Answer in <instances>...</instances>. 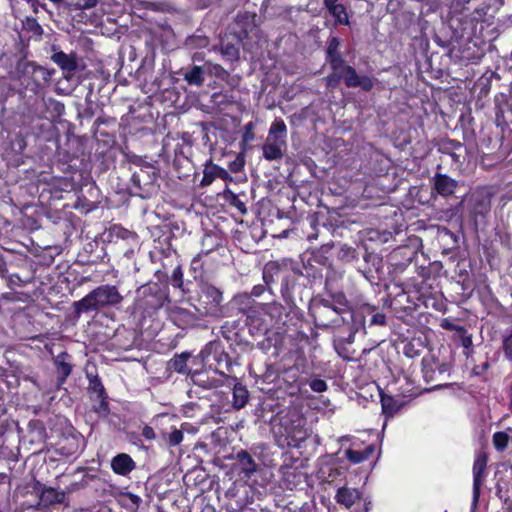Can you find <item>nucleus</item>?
<instances>
[{
	"instance_id": "obj_43",
	"label": "nucleus",
	"mask_w": 512,
	"mask_h": 512,
	"mask_svg": "<svg viewBox=\"0 0 512 512\" xmlns=\"http://www.w3.org/2000/svg\"><path fill=\"white\" fill-rule=\"evenodd\" d=\"M496 116L500 124L512 123V108L508 104L498 105Z\"/></svg>"
},
{
	"instance_id": "obj_58",
	"label": "nucleus",
	"mask_w": 512,
	"mask_h": 512,
	"mask_svg": "<svg viewBox=\"0 0 512 512\" xmlns=\"http://www.w3.org/2000/svg\"><path fill=\"white\" fill-rule=\"evenodd\" d=\"M144 174H146V172L143 169H140L139 172L133 173L131 181L134 184V186L141 188Z\"/></svg>"
},
{
	"instance_id": "obj_29",
	"label": "nucleus",
	"mask_w": 512,
	"mask_h": 512,
	"mask_svg": "<svg viewBox=\"0 0 512 512\" xmlns=\"http://www.w3.org/2000/svg\"><path fill=\"white\" fill-rule=\"evenodd\" d=\"M205 70L201 66L193 65L183 73V79L189 84L201 87L204 84Z\"/></svg>"
},
{
	"instance_id": "obj_39",
	"label": "nucleus",
	"mask_w": 512,
	"mask_h": 512,
	"mask_svg": "<svg viewBox=\"0 0 512 512\" xmlns=\"http://www.w3.org/2000/svg\"><path fill=\"white\" fill-rule=\"evenodd\" d=\"M338 46H339L338 40L336 38H332L329 42V46H328V50H327L328 57L330 58L332 67L334 68L335 71H337V69L340 68L342 65V60L340 59V57L337 55V52H336Z\"/></svg>"
},
{
	"instance_id": "obj_40",
	"label": "nucleus",
	"mask_w": 512,
	"mask_h": 512,
	"mask_svg": "<svg viewBox=\"0 0 512 512\" xmlns=\"http://www.w3.org/2000/svg\"><path fill=\"white\" fill-rule=\"evenodd\" d=\"M120 497L122 505L132 510H137L142 502L138 495L129 491L123 492Z\"/></svg>"
},
{
	"instance_id": "obj_47",
	"label": "nucleus",
	"mask_w": 512,
	"mask_h": 512,
	"mask_svg": "<svg viewBox=\"0 0 512 512\" xmlns=\"http://www.w3.org/2000/svg\"><path fill=\"white\" fill-rule=\"evenodd\" d=\"M225 197L230 202V204L236 207L239 212L245 214L247 212V208L244 202H242L239 197L230 190H225Z\"/></svg>"
},
{
	"instance_id": "obj_34",
	"label": "nucleus",
	"mask_w": 512,
	"mask_h": 512,
	"mask_svg": "<svg viewBox=\"0 0 512 512\" xmlns=\"http://www.w3.org/2000/svg\"><path fill=\"white\" fill-rule=\"evenodd\" d=\"M286 131H287V128H286V124L284 123V121L283 120H275L269 129V134H268L267 138H269L271 140L280 141L282 143H286V141H285Z\"/></svg>"
},
{
	"instance_id": "obj_1",
	"label": "nucleus",
	"mask_w": 512,
	"mask_h": 512,
	"mask_svg": "<svg viewBox=\"0 0 512 512\" xmlns=\"http://www.w3.org/2000/svg\"><path fill=\"white\" fill-rule=\"evenodd\" d=\"M280 448H298L309 436L307 420L297 407H288L271 426Z\"/></svg>"
},
{
	"instance_id": "obj_37",
	"label": "nucleus",
	"mask_w": 512,
	"mask_h": 512,
	"mask_svg": "<svg viewBox=\"0 0 512 512\" xmlns=\"http://www.w3.org/2000/svg\"><path fill=\"white\" fill-rule=\"evenodd\" d=\"M190 512H216V509L206 497L200 496L193 500Z\"/></svg>"
},
{
	"instance_id": "obj_48",
	"label": "nucleus",
	"mask_w": 512,
	"mask_h": 512,
	"mask_svg": "<svg viewBox=\"0 0 512 512\" xmlns=\"http://www.w3.org/2000/svg\"><path fill=\"white\" fill-rule=\"evenodd\" d=\"M98 2L99 0H75L68 3V5L74 10H88L94 8Z\"/></svg>"
},
{
	"instance_id": "obj_36",
	"label": "nucleus",
	"mask_w": 512,
	"mask_h": 512,
	"mask_svg": "<svg viewBox=\"0 0 512 512\" xmlns=\"http://www.w3.org/2000/svg\"><path fill=\"white\" fill-rule=\"evenodd\" d=\"M173 315L176 321L182 322L187 326H194L197 321L196 316L184 308H175L173 310Z\"/></svg>"
},
{
	"instance_id": "obj_35",
	"label": "nucleus",
	"mask_w": 512,
	"mask_h": 512,
	"mask_svg": "<svg viewBox=\"0 0 512 512\" xmlns=\"http://www.w3.org/2000/svg\"><path fill=\"white\" fill-rule=\"evenodd\" d=\"M354 511L355 512H369L372 508V501L369 497H364L363 492L354 488Z\"/></svg>"
},
{
	"instance_id": "obj_26",
	"label": "nucleus",
	"mask_w": 512,
	"mask_h": 512,
	"mask_svg": "<svg viewBox=\"0 0 512 512\" xmlns=\"http://www.w3.org/2000/svg\"><path fill=\"white\" fill-rule=\"evenodd\" d=\"M325 7L329 13L335 18V21L340 24H348L349 17L346 8L339 0H324Z\"/></svg>"
},
{
	"instance_id": "obj_28",
	"label": "nucleus",
	"mask_w": 512,
	"mask_h": 512,
	"mask_svg": "<svg viewBox=\"0 0 512 512\" xmlns=\"http://www.w3.org/2000/svg\"><path fill=\"white\" fill-rule=\"evenodd\" d=\"M282 479L287 489H293L302 482L303 474L292 466H281Z\"/></svg>"
},
{
	"instance_id": "obj_50",
	"label": "nucleus",
	"mask_w": 512,
	"mask_h": 512,
	"mask_svg": "<svg viewBox=\"0 0 512 512\" xmlns=\"http://www.w3.org/2000/svg\"><path fill=\"white\" fill-rule=\"evenodd\" d=\"M195 10H204L214 5L219 6L221 0H189Z\"/></svg>"
},
{
	"instance_id": "obj_21",
	"label": "nucleus",
	"mask_w": 512,
	"mask_h": 512,
	"mask_svg": "<svg viewBox=\"0 0 512 512\" xmlns=\"http://www.w3.org/2000/svg\"><path fill=\"white\" fill-rule=\"evenodd\" d=\"M200 299L206 304L205 310L208 313L217 308L221 303L222 292L214 286L206 285L201 290Z\"/></svg>"
},
{
	"instance_id": "obj_51",
	"label": "nucleus",
	"mask_w": 512,
	"mask_h": 512,
	"mask_svg": "<svg viewBox=\"0 0 512 512\" xmlns=\"http://www.w3.org/2000/svg\"><path fill=\"white\" fill-rule=\"evenodd\" d=\"M367 311L369 314H371L370 324L371 325H385L386 323V317L382 313H374V309L367 305L363 308V312Z\"/></svg>"
},
{
	"instance_id": "obj_13",
	"label": "nucleus",
	"mask_w": 512,
	"mask_h": 512,
	"mask_svg": "<svg viewBox=\"0 0 512 512\" xmlns=\"http://www.w3.org/2000/svg\"><path fill=\"white\" fill-rule=\"evenodd\" d=\"M488 463V455L485 451H479L475 455L473 463V499L475 502L478 501L481 486L486 477V467Z\"/></svg>"
},
{
	"instance_id": "obj_3",
	"label": "nucleus",
	"mask_w": 512,
	"mask_h": 512,
	"mask_svg": "<svg viewBox=\"0 0 512 512\" xmlns=\"http://www.w3.org/2000/svg\"><path fill=\"white\" fill-rule=\"evenodd\" d=\"M166 299L167 292L163 285L156 282L147 283L137 290L135 313L140 311L142 314L151 315L163 306Z\"/></svg>"
},
{
	"instance_id": "obj_57",
	"label": "nucleus",
	"mask_w": 512,
	"mask_h": 512,
	"mask_svg": "<svg viewBox=\"0 0 512 512\" xmlns=\"http://www.w3.org/2000/svg\"><path fill=\"white\" fill-rule=\"evenodd\" d=\"M244 167V159L242 157H237L234 161L230 162L229 169L234 172H240Z\"/></svg>"
},
{
	"instance_id": "obj_2",
	"label": "nucleus",
	"mask_w": 512,
	"mask_h": 512,
	"mask_svg": "<svg viewBox=\"0 0 512 512\" xmlns=\"http://www.w3.org/2000/svg\"><path fill=\"white\" fill-rule=\"evenodd\" d=\"M123 301V296L114 285H101L84 298L73 303L75 318L79 319L82 313L98 311L101 308L117 306Z\"/></svg>"
},
{
	"instance_id": "obj_4",
	"label": "nucleus",
	"mask_w": 512,
	"mask_h": 512,
	"mask_svg": "<svg viewBox=\"0 0 512 512\" xmlns=\"http://www.w3.org/2000/svg\"><path fill=\"white\" fill-rule=\"evenodd\" d=\"M378 435L374 430H358L354 435V464L367 462L372 469L375 464V451Z\"/></svg>"
},
{
	"instance_id": "obj_14",
	"label": "nucleus",
	"mask_w": 512,
	"mask_h": 512,
	"mask_svg": "<svg viewBox=\"0 0 512 512\" xmlns=\"http://www.w3.org/2000/svg\"><path fill=\"white\" fill-rule=\"evenodd\" d=\"M232 305L239 313L246 315L247 320L254 319L262 305L258 304L249 294L242 293L232 299Z\"/></svg>"
},
{
	"instance_id": "obj_5",
	"label": "nucleus",
	"mask_w": 512,
	"mask_h": 512,
	"mask_svg": "<svg viewBox=\"0 0 512 512\" xmlns=\"http://www.w3.org/2000/svg\"><path fill=\"white\" fill-rule=\"evenodd\" d=\"M230 354H193L188 360V375H198L207 370V361L212 356L217 362L215 367L209 365V369H213L222 375L232 373V365L230 362Z\"/></svg>"
},
{
	"instance_id": "obj_17",
	"label": "nucleus",
	"mask_w": 512,
	"mask_h": 512,
	"mask_svg": "<svg viewBox=\"0 0 512 512\" xmlns=\"http://www.w3.org/2000/svg\"><path fill=\"white\" fill-rule=\"evenodd\" d=\"M469 201L471 206L470 213L475 219L477 217H484L490 212L491 197L488 193H474Z\"/></svg>"
},
{
	"instance_id": "obj_54",
	"label": "nucleus",
	"mask_w": 512,
	"mask_h": 512,
	"mask_svg": "<svg viewBox=\"0 0 512 512\" xmlns=\"http://www.w3.org/2000/svg\"><path fill=\"white\" fill-rule=\"evenodd\" d=\"M457 337L465 349H469L472 346L471 336L467 334V331L464 328L457 329Z\"/></svg>"
},
{
	"instance_id": "obj_42",
	"label": "nucleus",
	"mask_w": 512,
	"mask_h": 512,
	"mask_svg": "<svg viewBox=\"0 0 512 512\" xmlns=\"http://www.w3.org/2000/svg\"><path fill=\"white\" fill-rule=\"evenodd\" d=\"M503 5V0H486L484 7L476 9V13L480 16L493 15Z\"/></svg>"
},
{
	"instance_id": "obj_10",
	"label": "nucleus",
	"mask_w": 512,
	"mask_h": 512,
	"mask_svg": "<svg viewBox=\"0 0 512 512\" xmlns=\"http://www.w3.org/2000/svg\"><path fill=\"white\" fill-rule=\"evenodd\" d=\"M274 371L279 378H282L288 384L299 382L300 369L296 365L294 354H284L279 362H274Z\"/></svg>"
},
{
	"instance_id": "obj_60",
	"label": "nucleus",
	"mask_w": 512,
	"mask_h": 512,
	"mask_svg": "<svg viewBox=\"0 0 512 512\" xmlns=\"http://www.w3.org/2000/svg\"><path fill=\"white\" fill-rule=\"evenodd\" d=\"M441 327L443 329H446V330H451V331H455V334L457 335V329L458 328H463L462 326H458L456 324H454L452 321H450L449 319H443L441 321Z\"/></svg>"
},
{
	"instance_id": "obj_8",
	"label": "nucleus",
	"mask_w": 512,
	"mask_h": 512,
	"mask_svg": "<svg viewBox=\"0 0 512 512\" xmlns=\"http://www.w3.org/2000/svg\"><path fill=\"white\" fill-rule=\"evenodd\" d=\"M451 360H440L435 354H426L422 359V373L427 383L434 382L439 376L448 372Z\"/></svg>"
},
{
	"instance_id": "obj_12",
	"label": "nucleus",
	"mask_w": 512,
	"mask_h": 512,
	"mask_svg": "<svg viewBox=\"0 0 512 512\" xmlns=\"http://www.w3.org/2000/svg\"><path fill=\"white\" fill-rule=\"evenodd\" d=\"M284 411L280 409V404L277 400L268 398L259 403L255 409V415L258 421L272 426Z\"/></svg>"
},
{
	"instance_id": "obj_52",
	"label": "nucleus",
	"mask_w": 512,
	"mask_h": 512,
	"mask_svg": "<svg viewBox=\"0 0 512 512\" xmlns=\"http://www.w3.org/2000/svg\"><path fill=\"white\" fill-rule=\"evenodd\" d=\"M207 72L220 79H225L229 76V73L219 64L207 63Z\"/></svg>"
},
{
	"instance_id": "obj_62",
	"label": "nucleus",
	"mask_w": 512,
	"mask_h": 512,
	"mask_svg": "<svg viewBox=\"0 0 512 512\" xmlns=\"http://www.w3.org/2000/svg\"><path fill=\"white\" fill-rule=\"evenodd\" d=\"M386 362L388 363V367L392 373H396L398 375L404 373V369L402 367H398L390 357L386 359Z\"/></svg>"
},
{
	"instance_id": "obj_27",
	"label": "nucleus",
	"mask_w": 512,
	"mask_h": 512,
	"mask_svg": "<svg viewBox=\"0 0 512 512\" xmlns=\"http://www.w3.org/2000/svg\"><path fill=\"white\" fill-rule=\"evenodd\" d=\"M286 143L267 138L263 145V156L267 160H279L283 157V147Z\"/></svg>"
},
{
	"instance_id": "obj_41",
	"label": "nucleus",
	"mask_w": 512,
	"mask_h": 512,
	"mask_svg": "<svg viewBox=\"0 0 512 512\" xmlns=\"http://www.w3.org/2000/svg\"><path fill=\"white\" fill-rule=\"evenodd\" d=\"M336 502L346 508L352 507V491L347 486L340 487L335 495Z\"/></svg>"
},
{
	"instance_id": "obj_16",
	"label": "nucleus",
	"mask_w": 512,
	"mask_h": 512,
	"mask_svg": "<svg viewBox=\"0 0 512 512\" xmlns=\"http://www.w3.org/2000/svg\"><path fill=\"white\" fill-rule=\"evenodd\" d=\"M110 467L114 474L126 477L136 469V462L129 454L118 453L111 459Z\"/></svg>"
},
{
	"instance_id": "obj_6",
	"label": "nucleus",
	"mask_w": 512,
	"mask_h": 512,
	"mask_svg": "<svg viewBox=\"0 0 512 512\" xmlns=\"http://www.w3.org/2000/svg\"><path fill=\"white\" fill-rule=\"evenodd\" d=\"M87 379V394L92 402V410L100 417H108L111 412L109 396L100 377L97 374L93 375L87 372Z\"/></svg>"
},
{
	"instance_id": "obj_46",
	"label": "nucleus",
	"mask_w": 512,
	"mask_h": 512,
	"mask_svg": "<svg viewBox=\"0 0 512 512\" xmlns=\"http://www.w3.org/2000/svg\"><path fill=\"white\" fill-rule=\"evenodd\" d=\"M36 70H42V67L37 66L34 62L19 60L16 65V71L19 74L34 73Z\"/></svg>"
},
{
	"instance_id": "obj_9",
	"label": "nucleus",
	"mask_w": 512,
	"mask_h": 512,
	"mask_svg": "<svg viewBox=\"0 0 512 512\" xmlns=\"http://www.w3.org/2000/svg\"><path fill=\"white\" fill-rule=\"evenodd\" d=\"M257 14L250 11H239L232 24V33L238 42L246 39L250 32L256 27Z\"/></svg>"
},
{
	"instance_id": "obj_45",
	"label": "nucleus",
	"mask_w": 512,
	"mask_h": 512,
	"mask_svg": "<svg viewBox=\"0 0 512 512\" xmlns=\"http://www.w3.org/2000/svg\"><path fill=\"white\" fill-rule=\"evenodd\" d=\"M315 313H316L315 320L317 321L318 325H322V326H328V323L320 320L319 318L321 316H328L331 318L338 314V312L334 308L327 306V305L317 307L315 309Z\"/></svg>"
},
{
	"instance_id": "obj_25",
	"label": "nucleus",
	"mask_w": 512,
	"mask_h": 512,
	"mask_svg": "<svg viewBox=\"0 0 512 512\" xmlns=\"http://www.w3.org/2000/svg\"><path fill=\"white\" fill-rule=\"evenodd\" d=\"M380 402L382 407V413L387 418L393 417L403 407L404 403L400 402L391 395L385 394L383 391L380 394Z\"/></svg>"
},
{
	"instance_id": "obj_18",
	"label": "nucleus",
	"mask_w": 512,
	"mask_h": 512,
	"mask_svg": "<svg viewBox=\"0 0 512 512\" xmlns=\"http://www.w3.org/2000/svg\"><path fill=\"white\" fill-rule=\"evenodd\" d=\"M52 50L54 53L51 56V60L64 72L73 73L77 67V59L74 53L66 54L63 51H57L56 47L53 46Z\"/></svg>"
},
{
	"instance_id": "obj_20",
	"label": "nucleus",
	"mask_w": 512,
	"mask_h": 512,
	"mask_svg": "<svg viewBox=\"0 0 512 512\" xmlns=\"http://www.w3.org/2000/svg\"><path fill=\"white\" fill-rule=\"evenodd\" d=\"M235 466L238 469L239 475L250 478L257 470V464L254 458L246 451L241 450L236 455Z\"/></svg>"
},
{
	"instance_id": "obj_64",
	"label": "nucleus",
	"mask_w": 512,
	"mask_h": 512,
	"mask_svg": "<svg viewBox=\"0 0 512 512\" xmlns=\"http://www.w3.org/2000/svg\"><path fill=\"white\" fill-rule=\"evenodd\" d=\"M339 78L343 79L344 83L347 87L352 86V70L350 67L347 68V71L344 75H339Z\"/></svg>"
},
{
	"instance_id": "obj_22",
	"label": "nucleus",
	"mask_w": 512,
	"mask_h": 512,
	"mask_svg": "<svg viewBox=\"0 0 512 512\" xmlns=\"http://www.w3.org/2000/svg\"><path fill=\"white\" fill-rule=\"evenodd\" d=\"M70 354H57L54 358L55 372L57 374V383L59 386L63 385L68 376L71 374L73 364H71L67 358Z\"/></svg>"
},
{
	"instance_id": "obj_31",
	"label": "nucleus",
	"mask_w": 512,
	"mask_h": 512,
	"mask_svg": "<svg viewBox=\"0 0 512 512\" xmlns=\"http://www.w3.org/2000/svg\"><path fill=\"white\" fill-rule=\"evenodd\" d=\"M441 151L450 155L455 164H461L466 148L459 142L451 141L443 145Z\"/></svg>"
},
{
	"instance_id": "obj_30",
	"label": "nucleus",
	"mask_w": 512,
	"mask_h": 512,
	"mask_svg": "<svg viewBox=\"0 0 512 512\" xmlns=\"http://www.w3.org/2000/svg\"><path fill=\"white\" fill-rule=\"evenodd\" d=\"M193 354H174L167 363V370L188 375V360Z\"/></svg>"
},
{
	"instance_id": "obj_11",
	"label": "nucleus",
	"mask_w": 512,
	"mask_h": 512,
	"mask_svg": "<svg viewBox=\"0 0 512 512\" xmlns=\"http://www.w3.org/2000/svg\"><path fill=\"white\" fill-rule=\"evenodd\" d=\"M382 391L375 381L359 383L354 380V400L364 407L368 402L376 403V397H380Z\"/></svg>"
},
{
	"instance_id": "obj_55",
	"label": "nucleus",
	"mask_w": 512,
	"mask_h": 512,
	"mask_svg": "<svg viewBox=\"0 0 512 512\" xmlns=\"http://www.w3.org/2000/svg\"><path fill=\"white\" fill-rule=\"evenodd\" d=\"M171 280H172V285L176 288H182V285H183V273L181 271V268L180 267H177L174 269L173 273H172V277H171Z\"/></svg>"
},
{
	"instance_id": "obj_63",
	"label": "nucleus",
	"mask_w": 512,
	"mask_h": 512,
	"mask_svg": "<svg viewBox=\"0 0 512 512\" xmlns=\"http://www.w3.org/2000/svg\"><path fill=\"white\" fill-rule=\"evenodd\" d=\"M141 4L143 5V7L145 9H151L154 11L163 10V6H164L163 3H154V2H141Z\"/></svg>"
},
{
	"instance_id": "obj_61",
	"label": "nucleus",
	"mask_w": 512,
	"mask_h": 512,
	"mask_svg": "<svg viewBox=\"0 0 512 512\" xmlns=\"http://www.w3.org/2000/svg\"><path fill=\"white\" fill-rule=\"evenodd\" d=\"M29 427H34L35 429H37L39 438H42L46 433L45 427L40 421H31L29 423Z\"/></svg>"
},
{
	"instance_id": "obj_56",
	"label": "nucleus",
	"mask_w": 512,
	"mask_h": 512,
	"mask_svg": "<svg viewBox=\"0 0 512 512\" xmlns=\"http://www.w3.org/2000/svg\"><path fill=\"white\" fill-rule=\"evenodd\" d=\"M310 388L314 391V392H324L327 390V384L324 380L322 379H313L311 382H310Z\"/></svg>"
},
{
	"instance_id": "obj_33",
	"label": "nucleus",
	"mask_w": 512,
	"mask_h": 512,
	"mask_svg": "<svg viewBox=\"0 0 512 512\" xmlns=\"http://www.w3.org/2000/svg\"><path fill=\"white\" fill-rule=\"evenodd\" d=\"M214 50L219 51L220 54L228 61L234 62L239 60V48L231 42L222 41L218 47L214 48Z\"/></svg>"
},
{
	"instance_id": "obj_53",
	"label": "nucleus",
	"mask_w": 512,
	"mask_h": 512,
	"mask_svg": "<svg viewBox=\"0 0 512 512\" xmlns=\"http://www.w3.org/2000/svg\"><path fill=\"white\" fill-rule=\"evenodd\" d=\"M265 312L274 317H280L283 313V306L279 303H270L263 305Z\"/></svg>"
},
{
	"instance_id": "obj_32",
	"label": "nucleus",
	"mask_w": 512,
	"mask_h": 512,
	"mask_svg": "<svg viewBox=\"0 0 512 512\" xmlns=\"http://www.w3.org/2000/svg\"><path fill=\"white\" fill-rule=\"evenodd\" d=\"M249 399V392L246 386L236 383L232 389V405L235 409L243 408Z\"/></svg>"
},
{
	"instance_id": "obj_23",
	"label": "nucleus",
	"mask_w": 512,
	"mask_h": 512,
	"mask_svg": "<svg viewBox=\"0 0 512 512\" xmlns=\"http://www.w3.org/2000/svg\"><path fill=\"white\" fill-rule=\"evenodd\" d=\"M65 500V492L58 491L52 487H43L39 495V505L50 507L55 504H62Z\"/></svg>"
},
{
	"instance_id": "obj_7",
	"label": "nucleus",
	"mask_w": 512,
	"mask_h": 512,
	"mask_svg": "<svg viewBox=\"0 0 512 512\" xmlns=\"http://www.w3.org/2000/svg\"><path fill=\"white\" fill-rule=\"evenodd\" d=\"M251 489L241 482H233L225 491L223 501L227 512H242L248 504L252 503Z\"/></svg>"
},
{
	"instance_id": "obj_44",
	"label": "nucleus",
	"mask_w": 512,
	"mask_h": 512,
	"mask_svg": "<svg viewBox=\"0 0 512 512\" xmlns=\"http://www.w3.org/2000/svg\"><path fill=\"white\" fill-rule=\"evenodd\" d=\"M509 435L506 432L498 431L493 434V445L497 451H504L509 443Z\"/></svg>"
},
{
	"instance_id": "obj_38",
	"label": "nucleus",
	"mask_w": 512,
	"mask_h": 512,
	"mask_svg": "<svg viewBox=\"0 0 512 512\" xmlns=\"http://www.w3.org/2000/svg\"><path fill=\"white\" fill-rule=\"evenodd\" d=\"M162 438L166 441L169 447H175L183 441V432L180 429L173 428L171 432L167 433L161 431Z\"/></svg>"
},
{
	"instance_id": "obj_19",
	"label": "nucleus",
	"mask_w": 512,
	"mask_h": 512,
	"mask_svg": "<svg viewBox=\"0 0 512 512\" xmlns=\"http://www.w3.org/2000/svg\"><path fill=\"white\" fill-rule=\"evenodd\" d=\"M216 178H220L224 181H232V177L224 168L211 162L207 163L203 171L201 186L211 185Z\"/></svg>"
},
{
	"instance_id": "obj_49",
	"label": "nucleus",
	"mask_w": 512,
	"mask_h": 512,
	"mask_svg": "<svg viewBox=\"0 0 512 512\" xmlns=\"http://www.w3.org/2000/svg\"><path fill=\"white\" fill-rule=\"evenodd\" d=\"M359 86L364 91H369L373 87V80L368 76H360L354 72V87Z\"/></svg>"
},
{
	"instance_id": "obj_59",
	"label": "nucleus",
	"mask_w": 512,
	"mask_h": 512,
	"mask_svg": "<svg viewBox=\"0 0 512 512\" xmlns=\"http://www.w3.org/2000/svg\"><path fill=\"white\" fill-rule=\"evenodd\" d=\"M141 435L146 439V440H153L156 438V434H155V431L154 429L149 426V425H145L143 428H142V432H141Z\"/></svg>"
},
{
	"instance_id": "obj_15",
	"label": "nucleus",
	"mask_w": 512,
	"mask_h": 512,
	"mask_svg": "<svg viewBox=\"0 0 512 512\" xmlns=\"http://www.w3.org/2000/svg\"><path fill=\"white\" fill-rule=\"evenodd\" d=\"M57 445L61 455L67 458L76 457L83 449V439L74 434L63 435Z\"/></svg>"
},
{
	"instance_id": "obj_24",
	"label": "nucleus",
	"mask_w": 512,
	"mask_h": 512,
	"mask_svg": "<svg viewBox=\"0 0 512 512\" xmlns=\"http://www.w3.org/2000/svg\"><path fill=\"white\" fill-rule=\"evenodd\" d=\"M457 187V181L444 174L434 176V189L441 196L448 197L452 195Z\"/></svg>"
}]
</instances>
